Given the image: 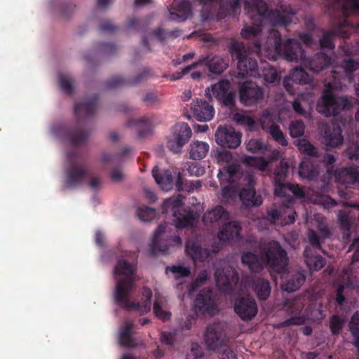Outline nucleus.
<instances>
[{
  "label": "nucleus",
  "instance_id": "obj_17",
  "mask_svg": "<svg viewBox=\"0 0 359 359\" xmlns=\"http://www.w3.org/2000/svg\"><path fill=\"white\" fill-rule=\"evenodd\" d=\"M215 278L218 289L226 294L231 292L232 285L236 284L239 280L237 271L231 267L217 269L215 273Z\"/></svg>",
  "mask_w": 359,
  "mask_h": 359
},
{
  "label": "nucleus",
  "instance_id": "obj_26",
  "mask_svg": "<svg viewBox=\"0 0 359 359\" xmlns=\"http://www.w3.org/2000/svg\"><path fill=\"white\" fill-rule=\"evenodd\" d=\"M242 173V168L240 165L231 163L220 168L217 177L221 184H233L240 179Z\"/></svg>",
  "mask_w": 359,
  "mask_h": 359
},
{
  "label": "nucleus",
  "instance_id": "obj_57",
  "mask_svg": "<svg viewBox=\"0 0 359 359\" xmlns=\"http://www.w3.org/2000/svg\"><path fill=\"white\" fill-rule=\"evenodd\" d=\"M350 331L354 338V345L359 349V316L355 313L350 322Z\"/></svg>",
  "mask_w": 359,
  "mask_h": 359
},
{
  "label": "nucleus",
  "instance_id": "obj_51",
  "mask_svg": "<svg viewBox=\"0 0 359 359\" xmlns=\"http://www.w3.org/2000/svg\"><path fill=\"white\" fill-rule=\"evenodd\" d=\"M244 161L248 165L255 167L261 171H265L269 166V162L263 157L247 156Z\"/></svg>",
  "mask_w": 359,
  "mask_h": 359
},
{
  "label": "nucleus",
  "instance_id": "obj_36",
  "mask_svg": "<svg viewBox=\"0 0 359 359\" xmlns=\"http://www.w3.org/2000/svg\"><path fill=\"white\" fill-rule=\"evenodd\" d=\"M332 64V58L324 53H318L314 55L311 60L308 61V68L314 72L328 67Z\"/></svg>",
  "mask_w": 359,
  "mask_h": 359
},
{
  "label": "nucleus",
  "instance_id": "obj_48",
  "mask_svg": "<svg viewBox=\"0 0 359 359\" xmlns=\"http://www.w3.org/2000/svg\"><path fill=\"white\" fill-rule=\"evenodd\" d=\"M154 36L161 42L165 41L168 39H175L180 35L179 29L165 30L158 27L153 31Z\"/></svg>",
  "mask_w": 359,
  "mask_h": 359
},
{
  "label": "nucleus",
  "instance_id": "obj_61",
  "mask_svg": "<svg viewBox=\"0 0 359 359\" xmlns=\"http://www.w3.org/2000/svg\"><path fill=\"white\" fill-rule=\"evenodd\" d=\"M153 311L155 316L162 320L163 321H167L170 320L171 316V313L169 311H163L158 299H156L154 304Z\"/></svg>",
  "mask_w": 359,
  "mask_h": 359
},
{
  "label": "nucleus",
  "instance_id": "obj_27",
  "mask_svg": "<svg viewBox=\"0 0 359 359\" xmlns=\"http://www.w3.org/2000/svg\"><path fill=\"white\" fill-rule=\"evenodd\" d=\"M185 251L187 255L195 262H203L210 256L209 250L203 248L201 244L194 240L187 241Z\"/></svg>",
  "mask_w": 359,
  "mask_h": 359
},
{
  "label": "nucleus",
  "instance_id": "obj_23",
  "mask_svg": "<svg viewBox=\"0 0 359 359\" xmlns=\"http://www.w3.org/2000/svg\"><path fill=\"white\" fill-rule=\"evenodd\" d=\"M289 164L282 160L276 167L273 172V184L275 196H281L287 182H285L288 175Z\"/></svg>",
  "mask_w": 359,
  "mask_h": 359
},
{
  "label": "nucleus",
  "instance_id": "obj_19",
  "mask_svg": "<svg viewBox=\"0 0 359 359\" xmlns=\"http://www.w3.org/2000/svg\"><path fill=\"white\" fill-rule=\"evenodd\" d=\"M169 20L177 22H184L192 16V8L189 0H175L169 10Z\"/></svg>",
  "mask_w": 359,
  "mask_h": 359
},
{
  "label": "nucleus",
  "instance_id": "obj_20",
  "mask_svg": "<svg viewBox=\"0 0 359 359\" xmlns=\"http://www.w3.org/2000/svg\"><path fill=\"white\" fill-rule=\"evenodd\" d=\"M204 340L209 350L215 351L224 345L222 330L219 324L208 325L204 334Z\"/></svg>",
  "mask_w": 359,
  "mask_h": 359
},
{
  "label": "nucleus",
  "instance_id": "obj_9",
  "mask_svg": "<svg viewBox=\"0 0 359 359\" xmlns=\"http://www.w3.org/2000/svg\"><path fill=\"white\" fill-rule=\"evenodd\" d=\"M323 163L327 167V172L334 177L335 180L346 187L355 183H359V170L354 167L334 169L335 156L325 153L323 156Z\"/></svg>",
  "mask_w": 359,
  "mask_h": 359
},
{
  "label": "nucleus",
  "instance_id": "obj_28",
  "mask_svg": "<svg viewBox=\"0 0 359 359\" xmlns=\"http://www.w3.org/2000/svg\"><path fill=\"white\" fill-rule=\"evenodd\" d=\"M149 70L144 69L132 79H126L121 76H111L107 81L108 90L123 87L128 84H135L142 81L148 75Z\"/></svg>",
  "mask_w": 359,
  "mask_h": 359
},
{
  "label": "nucleus",
  "instance_id": "obj_58",
  "mask_svg": "<svg viewBox=\"0 0 359 359\" xmlns=\"http://www.w3.org/2000/svg\"><path fill=\"white\" fill-rule=\"evenodd\" d=\"M289 129L291 137H299L304 135L305 126L302 121H292Z\"/></svg>",
  "mask_w": 359,
  "mask_h": 359
},
{
  "label": "nucleus",
  "instance_id": "obj_56",
  "mask_svg": "<svg viewBox=\"0 0 359 359\" xmlns=\"http://www.w3.org/2000/svg\"><path fill=\"white\" fill-rule=\"evenodd\" d=\"M137 215L140 220L149 222L156 217V212L155 209L145 206L137 209Z\"/></svg>",
  "mask_w": 359,
  "mask_h": 359
},
{
  "label": "nucleus",
  "instance_id": "obj_5",
  "mask_svg": "<svg viewBox=\"0 0 359 359\" xmlns=\"http://www.w3.org/2000/svg\"><path fill=\"white\" fill-rule=\"evenodd\" d=\"M273 41V48L276 53L290 62H307L305 52L300 43L294 39H288L282 43L281 34L278 31L272 30L268 38L267 43Z\"/></svg>",
  "mask_w": 359,
  "mask_h": 359
},
{
  "label": "nucleus",
  "instance_id": "obj_22",
  "mask_svg": "<svg viewBox=\"0 0 359 359\" xmlns=\"http://www.w3.org/2000/svg\"><path fill=\"white\" fill-rule=\"evenodd\" d=\"M268 216L273 223L280 222L281 225L294 224L297 213L289 206H282L280 209L271 208L268 211Z\"/></svg>",
  "mask_w": 359,
  "mask_h": 359
},
{
  "label": "nucleus",
  "instance_id": "obj_33",
  "mask_svg": "<svg viewBox=\"0 0 359 359\" xmlns=\"http://www.w3.org/2000/svg\"><path fill=\"white\" fill-rule=\"evenodd\" d=\"M126 125L128 127H135L140 138H143L152 131V123L148 118H130Z\"/></svg>",
  "mask_w": 359,
  "mask_h": 359
},
{
  "label": "nucleus",
  "instance_id": "obj_25",
  "mask_svg": "<svg viewBox=\"0 0 359 359\" xmlns=\"http://www.w3.org/2000/svg\"><path fill=\"white\" fill-rule=\"evenodd\" d=\"M229 219V213L222 205H217L212 210L206 212L203 217V222L205 225H219Z\"/></svg>",
  "mask_w": 359,
  "mask_h": 359
},
{
  "label": "nucleus",
  "instance_id": "obj_8",
  "mask_svg": "<svg viewBox=\"0 0 359 359\" xmlns=\"http://www.w3.org/2000/svg\"><path fill=\"white\" fill-rule=\"evenodd\" d=\"M333 91H323L321 100L318 101L316 109L326 117L335 116L343 109H350L353 106L352 100L346 97H335Z\"/></svg>",
  "mask_w": 359,
  "mask_h": 359
},
{
  "label": "nucleus",
  "instance_id": "obj_29",
  "mask_svg": "<svg viewBox=\"0 0 359 359\" xmlns=\"http://www.w3.org/2000/svg\"><path fill=\"white\" fill-rule=\"evenodd\" d=\"M324 140L327 147L335 148L341 144L344 137L341 127L339 125L327 126L325 129Z\"/></svg>",
  "mask_w": 359,
  "mask_h": 359
},
{
  "label": "nucleus",
  "instance_id": "obj_63",
  "mask_svg": "<svg viewBox=\"0 0 359 359\" xmlns=\"http://www.w3.org/2000/svg\"><path fill=\"white\" fill-rule=\"evenodd\" d=\"M203 357L204 353L202 348L198 344H194L186 359H203Z\"/></svg>",
  "mask_w": 359,
  "mask_h": 359
},
{
  "label": "nucleus",
  "instance_id": "obj_15",
  "mask_svg": "<svg viewBox=\"0 0 359 359\" xmlns=\"http://www.w3.org/2000/svg\"><path fill=\"white\" fill-rule=\"evenodd\" d=\"M166 227L167 224H161L154 233L150 247V254L152 256L156 255L158 252H165L168 250L169 246L172 244L176 245H180L182 244V239L177 235L171 236L167 239L162 238Z\"/></svg>",
  "mask_w": 359,
  "mask_h": 359
},
{
  "label": "nucleus",
  "instance_id": "obj_38",
  "mask_svg": "<svg viewBox=\"0 0 359 359\" xmlns=\"http://www.w3.org/2000/svg\"><path fill=\"white\" fill-rule=\"evenodd\" d=\"M305 262L311 270L318 271L326 264V259L320 255L311 252V247H306L304 252Z\"/></svg>",
  "mask_w": 359,
  "mask_h": 359
},
{
  "label": "nucleus",
  "instance_id": "obj_40",
  "mask_svg": "<svg viewBox=\"0 0 359 359\" xmlns=\"http://www.w3.org/2000/svg\"><path fill=\"white\" fill-rule=\"evenodd\" d=\"M134 323L132 321L127 320L123 323L121 327L119 334V343L124 347H134L135 343L133 337V330Z\"/></svg>",
  "mask_w": 359,
  "mask_h": 359
},
{
  "label": "nucleus",
  "instance_id": "obj_44",
  "mask_svg": "<svg viewBox=\"0 0 359 359\" xmlns=\"http://www.w3.org/2000/svg\"><path fill=\"white\" fill-rule=\"evenodd\" d=\"M299 174L302 178L314 180L318 178L319 170L313 163L304 161L299 165Z\"/></svg>",
  "mask_w": 359,
  "mask_h": 359
},
{
  "label": "nucleus",
  "instance_id": "obj_4",
  "mask_svg": "<svg viewBox=\"0 0 359 359\" xmlns=\"http://www.w3.org/2000/svg\"><path fill=\"white\" fill-rule=\"evenodd\" d=\"M99 105V98L97 95L83 98L81 102L74 104V114L76 116V126L68 130L66 139L72 147H79L86 142L89 133L81 127L82 118H92Z\"/></svg>",
  "mask_w": 359,
  "mask_h": 359
},
{
  "label": "nucleus",
  "instance_id": "obj_54",
  "mask_svg": "<svg viewBox=\"0 0 359 359\" xmlns=\"http://www.w3.org/2000/svg\"><path fill=\"white\" fill-rule=\"evenodd\" d=\"M307 236L309 245L306 247H311V252H313L316 250H321V242L323 241L320 236H318L313 229H309Z\"/></svg>",
  "mask_w": 359,
  "mask_h": 359
},
{
  "label": "nucleus",
  "instance_id": "obj_49",
  "mask_svg": "<svg viewBox=\"0 0 359 359\" xmlns=\"http://www.w3.org/2000/svg\"><path fill=\"white\" fill-rule=\"evenodd\" d=\"M297 146L299 151L302 154L313 157L318 156L316 148L305 139L298 140Z\"/></svg>",
  "mask_w": 359,
  "mask_h": 359
},
{
  "label": "nucleus",
  "instance_id": "obj_50",
  "mask_svg": "<svg viewBox=\"0 0 359 359\" xmlns=\"http://www.w3.org/2000/svg\"><path fill=\"white\" fill-rule=\"evenodd\" d=\"M269 133L273 140L281 146H287L288 144L285 135L281 131L280 126L276 124H272L269 127Z\"/></svg>",
  "mask_w": 359,
  "mask_h": 359
},
{
  "label": "nucleus",
  "instance_id": "obj_31",
  "mask_svg": "<svg viewBox=\"0 0 359 359\" xmlns=\"http://www.w3.org/2000/svg\"><path fill=\"white\" fill-rule=\"evenodd\" d=\"M251 287L260 301L266 300L270 296L271 287L267 279L262 277L253 278L251 283Z\"/></svg>",
  "mask_w": 359,
  "mask_h": 359
},
{
  "label": "nucleus",
  "instance_id": "obj_59",
  "mask_svg": "<svg viewBox=\"0 0 359 359\" xmlns=\"http://www.w3.org/2000/svg\"><path fill=\"white\" fill-rule=\"evenodd\" d=\"M58 81L62 90H74V80L72 76L68 74H60Z\"/></svg>",
  "mask_w": 359,
  "mask_h": 359
},
{
  "label": "nucleus",
  "instance_id": "obj_14",
  "mask_svg": "<svg viewBox=\"0 0 359 359\" xmlns=\"http://www.w3.org/2000/svg\"><path fill=\"white\" fill-rule=\"evenodd\" d=\"M72 153L68 154V159L70 163L69 167L66 171L65 182L69 188H75L81 185L87 178L89 177V169L83 163L75 162Z\"/></svg>",
  "mask_w": 359,
  "mask_h": 359
},
{
  "label": "nucleus",
  "instance_id": "obj_11",
  "mask_svg": "<svg viewBox=\"0 0 359 359\" xmlns=\"http://www.w3.org/2000/svg\"><path fill=\"white\" fill-rule=\"evenodd\" d=\"M191 135L192 131L188 123H177L172 127L170 134L166 137V147L172 153L179 154Z\"/></svg>",
  "mask_w": 359,
  "mask_h": 359
},
{
  "label": "nucleus",
  "instance_id": "obj_18",
  "mask_svg": "<svg viewBox=\"0 0 359 359\" xmlns=\"http://www.w3.org/2000/svg\"><path fill=\"white\" fill-rule=\"evenodd\" d=\"M236 313L245 321L252 320L257 313V305L255 300L249 297H241L234 303Z\"/></svg>",
  "mask_w": 359,
  "mask_h": 359
},
{
  "label": "nucleus",
  "instance_id": "obj_21",
  "mask_svg": "<svg viewBox=\"0 0 359 359\" xmlns=\"http://www.w3.org/2000/svg\"><path fill=\"white\" fill-rule=\"evenodd\" d=\"M191 111L194 117L198 121H211L215 115V109L206 100L196 99L192 102Z\"/></svg>",
  "mask_w": 359,
  "mask_h": 359
},
{
  "label": "nucleus",
  "instance_id": "obj_7",
  "mask_svg": "<svg viewBox=\"0 0 359 359\" xmlns=\"http://www.w3.org/2000/svg\"><path fill=\"white\" fill-rule=\"evenodd\" d=\"M184 196L179 194L177 198H168L165 199L161 206L162 213L172 212L175 218V226L182 229L192 225L194 215L191 210L182 208Z\"/></svg>",
  "mask_w": 359,
  "mask_h": 359
},
{
  "label": "nucleus",
  "instance_id": "obj_62",
  "mask_svg": "<svg viewBox=\"0 0 359 359\" xmlns=\"http://www.w3.org/2000/svg\"><path fill=\"white\" fill-rule=\"evenodd\" d=\"M233 120L243 126H253L255 124V121L252 117L238 112L233 115Z\"/></svg>",
  "mask_w": 359,
  "mask_h": 359
},
{
  "label": "nucleus",
  "instance_id": "obj_2",
  "mask_svg": "<svg viewBox=\"0 0 359 359\" xmlns=\"http://www.w3.org/2000/svg\"><path fill=\"white\" fill-rule=\"evenodd\" d=\"M229 48L232 59L237 60L238 74L241 77L250 76L262 78L265 84L274 86L280 82L276 69L267 62H261V66L258 67L257 60L250 56L249 49L243 42L233 40Z\"/></svg>",
  "mask_w": 359,
  "mask_h": 359
},
{
  "label": "nucleus",
  "instance_id": "obj_55",
  "mask_svg": "<svg viewBox=\"0 0 359 359\" xmlns=\"http://www.w3.org/2000/svg\"><path fill=\"white\" fill-rule=\"evenodd\" d=\"M246 148L248 151L252 153L264 154L267 149V146L261 140L251 139L248 142Z\"/></svg>",
  "mask_w": 359,
  "mask_h": 359
},
{
  "label": "nucleus",
  "instance_id": "obj_32",
  "mask_svg": "<svg viewBox=\"0 0 359 359\" xmlns=\"http://www.w3.org/2000/svg\"><path fill=\"white\" fill-rule=\"evenodd\" d=\"M268 5L264 0H244V9L251 18H259L267 14Z\"/></svg>",
  "mask_w": 359,
  "mask_h": 359
},
{
  "label": "nucleus",
  "instance_id": "obj_52",
  "mask_svg": "<svg viewBox=\"0 0 359 359\" xmlns=\"http://www.w3.org/2000/svg\"><path fill=\"white\" fill-rule=\"evenodd\" d=\"M344 320L339 317L338 315H333L330 318V329L332 335H338L341 331Z\"/></svg>",
  "mask_w": 359,
  "mask_h": 359
},
{
  "label": "nucleus",
  "instance_id": "obj_30",
  "mask_svg": "<svg viewBox=\"0 0 359 359\" xmlns=\"http://www.w3.org/2000/svg\"><path fill=\"white\" fill-rule=\"evenodd\" d=\"M241 262L253 273H259L265 266L262 255L261 254L258 255L252 252H243L241 255Z\"/></svg>",
  "mask_w": 359,
  "mask_h": 359
},
{
  "label": "nucleus",
  "instance_id": "obj_43",
  "mask_svg": "<svg viewBox=\"0 0 359 359\" xmlns=\"http://www.w3.org/2000/svg\"><path fill=\"white\" fill-rule=\"evenodd\" d=\"M240 102L245 106H252L260 102L264 97V91H238Z\"/></svg>",
  "mask_w": 359,
  "mask_h": 359
},
{
  "label": "nucleus",
  "instance_id": "obj_12",
  "mask_svg": "<svg viewBox=\"0 0 359 359\" xmlns=\"http://www.w3.org/2000/svg\"><path fill=\"white\" fill-rule=\"evenodd\" d=\"M198 65H203L208 68L210 72L219 74L228 67L229 60L218 55H213L212 54L208 55L201 57L198 62L184 67L181 72L175 74L172 76V79H180L184 75L187 74L192 69L196 68Z\"/></svg>",
  "mask_w": 359,
  "mask_h": 359
},
{
  "label": "nucleus",
  "instance_id": "obj_16",
  "mask_svg": "<svg viewBox=\"0 0 359 359\" xmlns=\"http://www.w3.org/2000/svg\"><path fill=\"white\" fill-rule=\"evenodd\" d=\"M215 137L217 144L225 148H237L241 142V133L228 126H219L216 130Z\"/></svg>",
  "mask_w": 359,
  "mask_h": 359
},
{
  "label": "nucleus",
  "instance_id": "obj_34",
  "mask_svg": "<svg viewBox=\"0 0 359 359\" xmlns=\"http://www.w3.org/2000/svg\"><path fill=\"white\" fill-rule=\"evenodd\" d=\"M306 280L305 274L300 271H294L289 273L287 280L282 287L285 291L292 292L300 288Z\"/></svg>",
  "mask_w": 359,
  "mask_h": 359
},
{
  "label": "nucleus",
  "instance_id": "obj_53",
  "mask_svg": "<svg viewBox=\"0 0 359 359\" xmlns=\"http://www.w3.org/2000/svg\"><path fill=\"white\" fill-rule=\"evenodd\" d=\"M338 220L341 230L344 231L347 236H348L351 228L349 212L346 210H339L338 213Z\"/></svg>",
  "mask_w": 359,
  "mask_h": 359
},
{
  "label": "nucleus",
  "instance_id": "obj_10",
  "mask_svg": "<svg viewBox=\"0 0 359 359\" xmlns=\"http://www.w3.org/2000/svg\"><path fill=\"white\" fill-rule=\"evenodd\" d=\"M359 28V23H351L347 18H343L339 24L332 29L324 32L320 39V46L322 49L333 50L335 48L334 39L336 36L348 39L353 32Z\"/></svg>",
  "mask_w": 359,
  "mask_h": 359
},
{
  "label": "nucleus",
  "instance_id": "obj_24",
  "mask_svg": "<svg viewBox=\"0 0 359 359\" xmlns=\"http://www.w3.org/2000/svg\"><path fill=\"white\" fill-rule=\"evenodd\" d=\"M241 226L236 221L224 223L218 232V238L222 241L237 242L241 239Z\"/></svg>",
  "mask_w": 359,
  "mask_h": 359
},
{
  "label": "nucleus",
  "instance_id": "obj_37",
  "mask_svg": "<svg viewBox=\"0 0 359 359\" xmlns=\"http://www.w3.org/2000/svg\"><path fill=\"white\" fill-rule=\"evenodd\" d=\"M239 198L246 207L259 206L262 203V198L257 195L254 188L248 187L242 189L238 193Z\"/></svg>",
  "mask_w": 359,
  "mask_h": 359
},
{
  "label": "nucleus",
  "instance_id": "obj_47",
  "mask_svg": "<svg viewBox=\"0 0 359 359\" xmlns=\"http://www.w3.org/2000/svg\"><path fill=\"white\" fill-rule=\"evenodd\" d=\"M241 0H230L226 4H222L220 6L219 13H224V15L236 16L241 12Z\"/></svg>",
  "mask_w": 359,
  "mask_h": 359
},
{
  "label": "nucleus",
  "instance_id": "obj_6",
  "mask_svg": "<svg viewBox=\"0 0 359 359\" xmlns=\"http://www.w3.org/2000/svg\"><path fill=\"white\" fill-rule=\"evenodd\" d=\"M260 252L264 260L265 266L278 273H283L287 266V253L276 241H271L264 244Z\"/></svg>",
  "mask_w": 359,
  "mask_h": 359
},
{
  "label": "nucleus",
  "instance_id": "obj_39",
  "mask_svg": "<svg viewBox=\"0 0 359 359\" xmlns=\"http://www.w3.org/2000/svg\"><path fill=\"white\" fill-rule=\"evenodd\" d=\"M152 176L162 190L168 191L172 188L173 178L169 170H165L161 173L158 167L155 166L152 169Z\"/></svg>",
  "mask_w": 359,
  "mask_h": 359
},
{
  "label": "nucleus",
  "instance_id": "obj_13",
  "mask_svg": "<svg viewBox=\"0 0 359 359\" xmlns=\"http://www.w3.org/2000/svg\"><path fill=\"white\" fill-rule=\"evenodd\" d=\"M194 309L197 313L214 316L218 311L212 289L205 287L200 290L194 301Z\"/></svg>",
  "mask_w": 359,
  "mask_h": 359
},
{
  "label": "nucleus",
  "instance_id": "obj_1",
  "mask_svg": "<svg viewBox=\"0 0 359 359\" xmlns=\"http://www.w3.org/2000/svg\"><path fill=\"white\" fill-rule=\"evenodd\" d=\"M135 271V265L124 259L118 260L115 268L116 275H123V277L117 280L114 291V302L120 307L130 310L133 309L147 313L151 309V299L152 292L151 289L144 287L143 294L146 297L142 304L138 302H131L130 294L134 290L133 275Z\"/></svg>",
  "mask_w": 359,
  "mask_h": 359
},
{
  "label": "nucleus",
  "instance_id": "obj_41",
  "mask_svg": "<svg viewBox=\"0 0 359 359\" xmlns=\"http://www.w3.org/2000/svg\"><path fill=\"white\" fill-rule=\"evenodd\" d=\"M309 81L307 73L302 68L294 69L290 76L284 79L283 84L285 90H291L293 82L299 83H307Z\"/></svg>",
  "mask_w": 359,
  "mask_h": 359
},
{
  "label": "nucleus",
  "instance_id": "obj_64",
  "mask_svg": "<svg viewBox=\"0 0 359 359\" xmlns=\"http://www.w3.org/2000/svg\"><path fill=\"white\" fill-rule=\"evenodd\" d=\"M353 251L351 264L359 262V236L354 238L348 248V252Z\"/></svg>",
  "mask_w": 359,
  "mask_h": 359
},
{
  "label": "nucleus",
  "instance_id": "obj_46",
  "mask_svg": "<svg viewBox=\"0 0 359 359\" xmlns=\"http://www.w3.org/2000/svg\"><path fill=\"white\" fill-rule=\"evenodd\" d=\"M287 192L292 193L297 198H304L305 192L303 189L297 184L287 183L284 188L283 194L279 197L288 198V202L290 203L293 201V198L287 194Z\"/></svg>",
  "mask_w": 359,
  "mask_h": 359
},
{
  "label": "nucleus",
  "instance_id": "obj_42",
  "mask_svg": "<svg viewBox=\"0 0 359 359\" xmlns=\"http://www.w3.org/2000/svg\"><path fill=\"white\" fill-rule=\"evenodd\" d=\"M209 151V144L202 141H195L189 146V156L194 160L204 158Z\"/></svg>",
  "mask_w": 359,
  "mask_h": 359
},
{
  "label": "nucleus",
  "instance_id": "obj_45",
  "mask_svg": "<svg viewBox=\"0 0 359 359\" xmlns=\"http://www.w3.org/2000/svg\"><path fill=\"white\" fill-rule=\"evenodd\" d=\"M217 100L224 106L231 108L235 106L236 91H212Z\"/></svg>",
  "mask_w": 359,
  "mask_h": 359
},
{
  "label": "nucleus",
  "instance_id": "obj_3",
  "mask_svg": "<svg viewBox=\"0 0 359 359\" xmlns=\"http://www.w3.org/2000/svg\"><path fill=\"white\" fill-rule=\"evenodd\" d=\"M297 11L290 5L281 4L279 10L269 11L268 9L267 14L259 18L255 15L249 18L255 22L252 26H245L241 32V34L243 39H252L253 41V48L256 52H261L262 44L259 39V34L262 32V25L264 18L271 19L275 25L287 27L292 21V17L296 15Z\"/></svg>",
  "mask_w": 359,
  "mask_h": 359
},
{
  "label": "nucleus",
  "instance_id": "obj_35",
  "mask_svg": "<svg viewBox=\"0 0 359 359\" xmlns=\"http://www.w3.org/2000/svg\"><path fill=\"white\" fill-rule=\"evenodd\" d=\"M133 152V148L130 147H125L116 154H111L104 153L101 156L102 163L109 165L111 163H120L128 158H130Z\"/></svg>",
  "mask_w": 359,
  "mask_h": 359
},
{
  "label": "nucleus",
  "instance_id": "obj_60",
  "mask_svg": "<svg viewBox=\"0 0 359 359\" xmlns=\"http://www.w3.org/2000/svg\"><path fill=\"white\" fill-rule=\"evenodd\" d=\"M341 67L346 73H353L359 69V59L344 58L341 62Z\"/></svg>",
  "mask_w": 359,
  "mask_h": 359
}]
</instances>
